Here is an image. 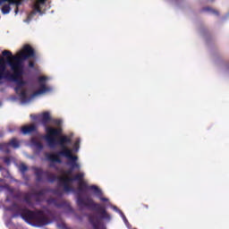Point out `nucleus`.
<instances>
[{"label":"nucleus","mask_w":229,"mask_h":229,"mask_svg":"<svg viewBox=\"0 0 229 229\" xmlns=\"http://www.w3.org/2000/svg\"><path fill=\"white\" fill-rule=\"evenodd\" d=\"M33 171L36 176V182H43V176L45 174L50 183H55L57 180L59 186L63 187L64 192H76V190L71 186L70 183L72 182H78L79 187L77 188V198H80L81 193L85 192V191H93L94 194L100 199V201H108V199L103 197V191H101L99 187L96 185H89V183L83 180V178H85V174L83 173L76 174L73 177H58L49 171L44 172L40 167H34Z\"/></svg>","instance_id":"f257e3e1"},{"label":"nucleus","mask_w":229,"mask_h":229,"mask_svg":"<svg viewBox=\"0 0 229 229\" xmlns=\"http://www.w3.org/2000/svg\"><path fill=\"white\" fill-rule=\"evenodd\" d=\"M76 201L79 208H86L99 214L98 217H96L94 215H86L89 222L94 229H106V226L101 225V219H104L105 221H112V216L106 212L105 206L96 203L94 199H90V197L83 198L79 196Z\"/></svg>","instance_id":"f03ea898"},{"label":"nucleus","mask_w":229,"mask_h":229,"mask_svg":"<svg viewBox=\"0 0 229 229\" xmlns=\"http://www.w3.org/2000/svg\"><path fill=\"white\" fill-rule=\"evenodd\" d=\"M72 144V139L67 135L59 137L57 140V146H60L61 150L57 151L55 154L45 153V157L48 162H56L57 164H62V159L60 157H64L70 160L69 165L72 169H80V164H78V157L72 155V148H67V146Z\"/></svg>","instance_id":"7ed1b4c3"},{"label":"nucleus","mask_w":229,"mask_h":229,"mask_svg":"<svg viewBox=\"0 0 229 229\" xmlns=\"http://www.w3.org/2000/svg\"><path fill=\"white\" fill-rule=\"evenodd\" d=\"M72 144V139L67 135L59 137L57 140V146H60L61 150L57 151L55 154L45 153V157L48 162H56L57 164H62V159L60 157H64L70 160L69 165L72 169H80V164H78V157L72 155V148H67V146Z\"/></svg>","instance_id":"20e7f679"},{"label":"nucleus","mask_w":229,"mask_h":229,"mask_svg":"<svg viewBox=\"0 0 229 229\" xmlns=\"http://www.w3.org/2000/svg\"><path fill=\"white\" fill-rule=\"evenodd\" d=\"M13 73L6 70V61L0 59V81L8 80V81H13L17 84L14 89L15 92L19 94V90L26 85L22 76H24V68L21 66H15L13 64H8Z\"/></svg>","instance_id":"39448f33"},{"label":"nucleus","mask_w":229,"mask_h":229,"mask_svg":"<svg viewBox=\"0 0 229 229\" xmlns=\"http://www.w3.org/2000/svg\"><path fill=\"white\" fill-rule=\"evenodd\" d=\"M10 210H17L21 217L23 218L26 223H31L33 221L39 226H46L49 223V218L46 216V213L42 210L31 211L27 208H21L19 204L13 203Z\"/></svg>","instance_id":"423d86ee"},{"label":"nucleus","mask_w":229,"mask_h":229,"mask_svg":"<svg viewBox=\"0 0 229 229\" xmlns=\"http://www.w3.org/2000/svg\"><path fill=\"white\" fill-rule=\"evenodd\" d=\"M3 56H8L6 64L7 65H15L24 68V60H30V58H37L35 49L30 45H24L21 51L17 55H13L9 50H4L2 52Z\"/></svg>","instance_id":"0eeeda50"},{"label":"nucleus","mask_w":229,"mask_h":229,"mask_svg":"<svg viewBox=\"0 0 229 229\" xmlns=\"http://www.w3.org/2000/svg\"><path fill=\"white\" fill-rule=\"evenodd\" d=\"M53 119H51V114L49 112H45L41 114V124L45 128L46 135H45V140H47L49 148H56L58 145V140H56V137L60 139L62 137L63 130L62 127L55 128L48 126L49 123H51Z\"/></svg>","instance_id":"6e6552de"},{"label":"nucleus","mask_w":229,"mask_h":229,"mask_svg":"<svg viewBox=\"0 0 229 229\" xmlns=\"http://www.w3.org/2000/svg\"><path fill=\"white\" fill-rule=\"evenodd\" d=\"M44 194H46L45 190H40L37 192H34V194H32L30 191H27V192L18 191L14 194L13 198L14 199H21L23 203H26V205H28V207H33V200H32L33 196L35 198L36 203H40V201H42V199H40V196H44Z\"/></svg>","instance_id":"1a4fd4ad"},{"label":"nucleus","mask_w":229,"mask_h":229,"mask_svg":"<svg viewBox=\"0 0 229 229\" xmlns=\"http://www.w3.org/2000/svg\"><path fill=\"white\" fill-rule=\"evenodd\" d=\"M15 6L14 13H19V7L22 4V0H0L1 12L3 15H8L12 12V5Z\"/></svg>","instance_id":"9d476101"},{"label":"nucleus","mask_w":229,"mask_h":229,"mask_svg":"<svg viewBox=\"0 0 229 229\" xmlns=\"http://www.w3.org/2000/svg\"><path fill=\"white\" fill-rule=\"evenodd\" d=\"M47 80V77L46 76L38 77V83L40 84V88L39 89L32 93L31 98H36V96H40V94H44V92H47L48 89L46 86Z\"/></svg>","instance_id":"9b49d317"},{"label":"nucleus","mask_w":229,"mask_h":229,"mask_svg":"<svg viewBox=\"0 0 229 229\" xmlns=\"http://www.w3.org/2000/svg\"><path fill=\"white\" fill-rule=\"evenodd\" d=\"M36 2L34 3L32 9L33 11L30 12V13L28 15V21H31V18L34 15H37V13H42V9L40 7L41 4H46V2L47 0H35Z\"/></svg>","instance_id":"f8f14e48"},{"label":"nucleus","mask_w":229,"mask_h":229,"mask_svg":"<svg viewBox=\"0 0 229 229\" xmlns=\"http://www.w3.org/2000/svg\"><path fill=\"white\" fill-rule=\"evenodd\" d=\"M35 131H37V125L34 123L30 125H24L21 128L22 135H30V133H33Z\"/></svg>","instance_id":"ddd939ff"},{"label":"nucleus","mask_w":229,"mask_h":229,"mask_svg":"<svg viewBox=\"0 0 229 229\" xmlns=\"http://www.w3.org/2000/svg\"><path fill=\"white\" fill-rule=\"evenodd\" d=\"M30 144L39 151H42L44 149V145L42 144V142L38 141V140H37L36 138H31Z\"/></svg>","instance_id":"4468645a"},{"label":"nucleus","mask_w":229,"mask_h":229,"mask_svg":"<svg viewBox=\"0 0 229 229\" xmlns=\"http://www.w3.org/2000/svg\"><path fill=\"white\" fill-rule=\"evenodd\" d=\"M8 143H9V146L11 148H13L14 149H17L21 146V143H19V140L16 138L11 139Z\"/></svg>","instance_id":"2eb2a0df"},{"label":"nucleus","mask_w":229,"mask_h":229,"mask_svg":"<svg viewBox=\"0 0 229 229\" xmlns=\"http://www.w3.org/2000/svg\"><path fill=\"white\" fill-rule=\"evenodd\" d=\"M0 150L4 153H10V143H0Z\"/></svg>","instance_id":"dca6fc26"},{"label":"nucleus","mask_w":229,"mask_h":229,"mask_svg":"<svg viewBox=\"0 0 229 229\" xmlns=\"http://www.w3.org/2000/svg\"><path fill=\"white\" fill-rule=\"evenodd\" d=\"M20 98L21 99V101L25 102L28 101V93L26 92V90H21L20 92Z\"/></svg>","instance_id":"f3484780"},{"label":"nucleus","mask_w":229,"mask_h":229,"mask_svg":"<svg viewBox=\"0 0 229 229\" xmlns=\"http://www.w3.org/2000/svg\"><path fill=\"white\" fill-rule=\"evenodd\" d=\"M203 12H209L210 13H213V15H219V12L215 10V9H212L210 7H204L203 8Z\"/></svg>","instance_id":"a211bd4d"},{"label":"nucleus","mask_w":229,"mask_h":229,"mask_svg":"<svg viewBox=\"0 0 229 229\" xmlns=\"http://www.w3.org/2000/svg\"><path fill=\"white\" fill-rule=\"evenodd\" d=\"M19 169H20L21 173L22 174H24V173H26V171H28V166L24 164H21V165H20Z\"/></svg>","instance_id":"6ab92c4d"},{"label":"nucleus","mask_w":229,"mask_h":229,"mask_svg":"<svg viewBox=\"0 0 229 229\" xmlns=\"http://www.w3.org/2000/svg\"><path fill=\"white\" fill-rule=\"evenodd\" d=\"M74 151H80V140H76L73 145Z\"/></svg>","instance_id":"aec40b11"},{"label":"nucleus","mask_w":229,"mask_h":229,"mask_svg":"<svg viewBox=\"0 0 229 229\" xmlns=\"http://www.w3.org/2000/svg\"><path fill=\"white\" fill-rule=\"evenodd\" d=\"M52 123H54V124H55L56 126H62V120L55 119L52 120Z\"/></svg>","instance_id":"412c9836"},{"label":"nucleus","mask_w":229,"mask_h":229,"mask_svg":"<svg viewBox=\"0 0 229 229\" xmlns=\"http://www.w3.org/2000/svg\"><path fill=\"white\" fill-rule=\"evenodd\" d=\"M4 164H7V165H9V164L12 162V160L10 159V157H4Z\"/></svg>","instance_id":"4be33fe9"},{"label":"nucleus","mask_w":229,"mask_h":229,"mask_svg":"<svg viewBox=\"0 0 229 229\" xmlns=\"http://www.w3.org/2000/svg\"><path fill=\"white\" fill-rule=\"evenodd\" d=\"M28 65L30 69H35V63L33 61H30Z\"/></svg>","instance_id":"5701e85b"},{"label":"nucleus","mask_w":229,"mask_h":229,"mask_svg":"<svg viewBox=\"0 0 229 229\" xmlns=\"http://www.w3.org/2000/svg\"><path fill=\"white\" fill-rule=\"evenodd\" d=\"M54 194H55V196H62V191H60V190H55Z\"/></svg>","instance_id":"b1692460"},{"label":"nucleus","mask_w":229,"mask_h":229,"mask_svg":"<svg viewBox=\"0 0 229 229\" xmlns=\"http://www.w3.org/2000/svg\"><path fill=\"white\" fill-rule=\"evenodd\" d=\"M72 168H71L70 170H67L66 172H65V174H67L68 176H70V174H72Z\"/></svg>","instance_id":"393cba45"},{"label":"nucleus","mask_w":229,"mask_h":229,"mask_svg":"<svg viewBox=\"0 0 229 229\" xmlns=\"http://www.w3.org/2000/svg\"><path fill=\"white\" fill-rule=\"evenodd\" d=\"M56 207L58 208H62V207H64L65 206V201H63L61 204H55Z\"/></svg>","instance_id":"a878e982"},{"label":"nucleus","mask_w":229,"mask_h":229,"mask_svg":"<svg viewBox=\"0 0 229 229\" xmlns=\"http://www.w3.org/2000/svg\"><path fill=\"white\" fill-rule=\"evenodd\" d=\"M120 214L122 215L123 221H126V216H124V213L120 211Z\"/></svg>","instance_id":"bb28decb"},{"label":"nucleus","mask_w":229,"mask_h":229,"mask_svg":"<svg viewBox=\"0 0 229 229\" xmlns=\"http://www.w3.org/2000/svg\"><path fill=\"white\" fill-rule=\"evenodd\" d=\"M141 207H142V208H148V205H146V204H143Z\"/></svg>","instance_id":"cd10ccee"},{"label":"nucleus","mask_w":229,"mask_h":229,"mask_svg":"<svg viewBox=\"0 0 229 229\" xmlns=\"http://www.w3.org/2000/svg\"><path fill=\"white\" fill-rule=\"evenodd\" d=\"M51 201H52L53 203H56V200H55V199H52Z\"/></svg>","instance_id":"c85d7f7f"},{"label":"nucleus","mask_w":229,"mask_h":229,"mask_svg":"<svg viewBox=\"0 0 229 229\" xmlns=\"http://www.w3.org/2000/svg\"><path fill=\"white\" fill-rule=\"evenodd\" d=\"M50 167H55V165H50Z\"/></svg>","instance_id":"c756f323"},{"label":"nucleus","mask_w":229,"mask_h":229,"mask_svg":"<svg viewBox=\"0 0 229 229\" xmlns=\"http://www.w3.org/2000/svg\"><path fill=\"white\" fill-rule=\"evenodd\" d=\"M11 192H13V190H11Z\"/></svg>","instance_id":"7c9ffc66"},{"label":"nucleus","mask_w":229,"mask_h":229,"mask_svg":"<svg viewBox=\"0 0 229 229\" xmlns=\"http://www.w3.org/2000/svg\"><path fill=\"white\" fill-rule=\"evenodd\" d=\"M66 229H71V228H66Z\"/></svg>","instance_id":"2f4dec72"},{"label":"nucleus","mask_w":229,"mask_h":229,"mask_svg":"<svg viewBox=\"0 0 229 229\" xmlns=\"http://www.w3.org/2000/svg\"><path fill=\"white\" fill-rule=\"evenodd\" d=\"M211 1H214V0H211Z\"/></svg>","instance_id":"473e14b6"}]
</instances>
